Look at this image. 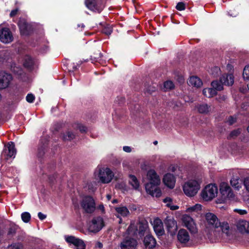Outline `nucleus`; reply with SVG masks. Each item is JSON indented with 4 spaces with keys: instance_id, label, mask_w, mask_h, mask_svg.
I'll return each instance as SVG.
<instances>
[{
    "instance_id": "f257e3e1",
    "label": "nucleus",
    "mask_w": 249,
    "mask_h": 249,
    "mask_svg": "<svg viewBox=\"0 0 249 249\" xmlns=\"http://www.w3.org/2000/svg\"><path fill=\"white\" fill-rule=\"evenodd\" d=\"M205 218L208 224L207 237L210 242H218L221 238L225 241L231 239L232 235L229 231V226L227 223L221 225L216 215L211 213H207Z\"/></svg>"
},
{
    "instance_id": "f03ea898",
    "label": "nucleus",
    "mask_w": 249,
    "mask_h": 249,
    "mask_svg": "<svg viewBox=\"0 0 249 249\" xmlns=\"http://www.w3.org/2000/svg\"><path fill=\"white\" fill-rule=\"evenodd\" d=\"M94 176L97 177L101 182L108 183L111 181L114 174L108 168L98 166L94 171Z\"/></svg>"
},
{
    "instance_id": "7ed1b4c3",
    "label": "nucleus",
    "mask_w": 249,
    "mask_h": 249,
    "mask_svg": "<svg viewBox=\"0 0 249 249\" xmlns=\"http://www.w3.org/2000/svg\"><path fill=\"white\" fill-rule=\"evenodd\" d=\"M103 218L101 216L94 217L88 224V230L90 232L97 233L104 227Z\"/></svg>"
},
{
    "instance_id": "20e7f679",
    "label": "nucleus",
    "mask_w": 249,
    "mask_h": 249,
    "mask_svg": "<svg viewBox=\"0 0 249 249\" xmlns=\"http://www.w3.org/2000/svg\"><path fill=\"white\" fill-rule=\"evenodd\" d=\"M81 206L84 212L88 213H93L96 208L95 201L90 196H86L83 198Z\"/></svg>"
},
{
    "instance_id": "39448f33",
    "label": "nucleus",
    "mask_w": 249,
    "mask_h": 249,
    "mask_svg": "<svg viewBox=\"0 0 249 249\" xmlns=\"http://www.w3.org/2000/svg\"><path fill=\"white\" fill-rule=\"evenodd\" d=\"M138 227L139 229L136 230L134 224L131 223L127 230L128 234L130 235L135 234L136 231H138L139 233L141 235H143L144 232L146 231L148 229V223L145 221H142L139 223Z\"/></svg>"
},
{
    "instance_id": "423d86ee",
    "label": "nucleus",
    "mask_w": 249,
    "mask_h": 249,
    "mask_svg": "<svg viewBox=\"0 0 249 249\" xmlns=\"http://www.w3.org/2000/svg\"><path fill=\"white\" fill-rule=\"evenodd\" d=\"M220 199L217 201V203H224L227 200L234 199L235 196L231 188H220Z\"/></svg>"
},
{
    "instance_id": "0eeeda50",
    "label": "nucleus",
    "mask_w": 249,
    "mask_h": 249,
    "mask_svg": "<svg viewBox=\"0 0 249 249\" xmlns=\"http://www.w3.org/2000/svg\"><path fill=\"white\" fill-rule=\"evenodd\" d=\"M64 239L69 244L73 245L76 249H85L86 248L83 240L74 236L66 235L64 236Z\"/></svg>"
},
{
    "instance_id": "6e6552de",
    "label": "nucleus",
    "mask_w": 249,
    "mask_h": 249,
    "mask_svg": "<svg viewBox=\"0 0 249 249\" xmlns=\"http://www.w3.org/2000/svg\"><path fill=\"white\" fill-rule=\"evenodd\" d=\"M217 188H204L201 192L202 198L206 201H210L217 195Z\"/></svg>"
},
{
    "instance_id": "1a4fd4ad",
    "label": "nucleus",
    "mask_w": 249,
    "mask_h": 249,
    "mask_svg": "<svg viewBox=\"0 0 249 249\" xmlns=\"http://www.w3.org/2000/svg\"><path fill=\"white\" fill-rule=\"evenodd\" d=\"M16 154V150L15 147V144L13 142H10L4 146L1 155L6 160L10 158H14Z\"/></svg>"
},
{
    "instance_id": "9d476101",
    "label": "nucleus",
    "mask_w": 249,
    "mask_h": 249,
    "mask_svg": "<svg viewBox=\"0 0 249 249\" xmlns=\"http://www.w3.org/2000/svg\"><path fill=\"white\" fill-rule=\"evenodd\" d=\"M13 34L8 28L0 27V41L5 44L11 42L13 40Z\"/></svg>"
},
{
    "instance_id": "9b49d317",
    "label": "nucleus",
    "mask_w": 249,
    "mask_h": 249,
    "mask_svg": "<svg viewBox=\"0 0 249 249\" xmlns=\"http://www.w3.org/2000/svg\"><path fill=\"white\" fill-rule=\"evenodd\" d=\"M168 233L172 236L174 235L178 230L177 223L173 217L167 216L164 220Z\"/></svg>"
},
{
    "instance_id": "f8f14e48",
    "label": "nucleus",
    "mask_w": 249,
    "mask_h": 249,
    "mask_svg": "<svg viewBox=\"0 0 249 249\" xmlns=\"http://www.w3.org/2000/svg\"><path fill=\"white\" fill-rule=\"evenodd\" d=\"M147 177L151 187H157L160 184V179L156 172L150 169L147 173Z\"/></svg>"
},
{
    "instance_id": "ddd939ff",
    "label": "nucleus",
    "mask_w": 249,
    "mask_h": 249,
    "mask_svg": "<svg viewBox=\"0 0 249 249\" xmlns=\"http://www.w3.org/2000/svg\"><path fill=\"white\" fill-rule=\"evenodd\" d=\"M12 80V75L4 71H0V89L7 88Z\"/></svg>"
},
{
    "instance_id": "4468645a",
    "label": "nucleus",
    "mask_w": 249,
    "mask_h": 249,
    "mask_svg": "<svg viewBox=\"0 0 249 249\" xmlns=\"http://www.w3.org/2000/svg\"><path fill=\"white\" fill-rule=\"evenodd\" d=\"M182 221L186 227L191 232H196V227L193 218L187 214H184L182 218Z\"/></svg>"
},
{
    "instance_id": "2eb2a0df",
    "label": "nucleus",
    "mask_w": 249,
    "mask_h": 249,
    "mask_svg": "<svg viewBox=\"0 0 249 249\" xmlns=\"http://www.w3.org/2000/svg\"><path fill=\"white\" fill-rule=\"evenodd\" d=\"M154 230L157 236H160L164 234V230L161 220L158 218H155L153 222Z\"/></svg>"
},
{
    "instance_id": "dca6fc26",
    "label": "nucleus",
    "mask_w": 249,
    "mask_h": 249,
    "mask_svg": "<svg viewBox=\"0 0 249 249\" xmlns=\"http://www.w3.org/2000/svg\"><path fill=\"white\" fill-rule=\"evenodd\" d=\"M137 246V241L133 238H125L120 244L121 249H132Z\"/></svg>"
},
{
    "instance_id": "f3484780",
    "label": "nucleus",
    "mask_w": 249,
    "mask_h": 249,
    "mask_svg": "<svg viewBox=\"0 0 249 249\" xmlns=\"http://www.w3.org/2000/svg\"><path fill=\"white\" fill-rule=\"evenodd\" d=\"M163 182L166 187H174L176 183V178L171 173L166 174L162 179Z\"/></svg>"
},
{
    "instance_id": "a211bd4d",
    "label": "nucleus",
    "mask_w": 249,
    "mask_h": 249,
    "mask_svg": "<svg viewBox=\"0 0 249 249\" xmlns=\"http://www.w3.org/2000/svg\"><path fill=\"white\" fill-rule=\"evenodd\" d=\"M178 239L180 243L185 244L190 240L189 234L186 230L181 229L178 232Z\"/></svg>"
},
{
    "instance_id": "6ab92c4d",
    "label": "nucleus",
    "mask_w": 249,
    "mask_h": 249,
    "mask_svg": "<svg viewBox=\"0 0 249 249\" xmlns=\"http://www.w3.org/2000/svg\"><path fill=\"white\" fill-rule=\"evenodd\" d=\"M18 25L21 35H27L29 34L30 26L24 20H20Z\"/></svg>"
},
{
    "instance_id": "aec40b11",
    "label": "nucleus",
    "mask_w": 249,
    "mask_h": 249,
    "mask_svg": "<svg viewBox=\"0 0 249 249\" xmlns=\"http://www.w3.org/2000/svg\"><path fill=\"white\" fill-rule=\"evenodd\" d=\"M220 82L223 85L231 86L234 83V77L232 74H223L220 78Z\"/></svg>"
},
{
    "instance_id": "412c9836",
    "label": "nucleus",
    "mask_w": 249,
    "mask_h": 249,
    "mask_svg": "<svg viewBox=\"0 0 249 249\" xmlns=\"http://www.w3.org/2000/svg\"><path fill=\"white\" fill-rule=\"evenodd\" d=\"M144 244L146 247L148 248H153L156 245L155 239L151 235H146L144 238Z\"/></svg>"
},
{
    "instance_id": "4be33fe9",
    "label": "nucleus",
    "mask_w": 249,
    "mask_h": 249,
    "mask_svg": "<svg viewBox=\"0 0 249 249\" xmlns=\"http://www.w3.org/2000/svg\"><path fill=\"white\" fill-rule=\"evenodd\" d=\"M188 83L189 85L196 88H199L202 85L201 80L196 76H191L188 81Z\"/></svg>"
},
{
    "instance_id": "5701e85b",
    "label": "nucleus",
    "mask_w": 249,
    "mask_h": 249,
    "mask_svg": "<svg viewBox=\"0 0 249 249\" xmlns=\"http://www.w3.org/2000/svg\"><path fill=\"white\" fill-rule=\"evenodd\" d=\"M238 230L242 232H249V222L246 220L239 221L237 225Z\"/></svg>"
},
{
    "instance_id": "b1692460",
    "label": "nucleus",
    "mask_w": 249,
    "mask_h": 249,
    "mask_svg": "<svg viewBox=\"0 0 249 249\" xmlns=\"http://www.w3.org/2000/svg\"><path fill=\"white\" fill-rule=\"evenodd\" d=\"M85 4L87 8L91 11L100 13L102 10V8L97 7L93 0H86Z\"/></svg>"
},
{
    "instance_id": "393cba45",
    "label": "nucleus",
    "mask_w": 249,
    "mask_h": 249,
    "mask_svg": "<svg viewBox=\"0 0 249 249\" xmlns=\"http://www.w3.org/2000/svg\"><path fill=\"white\" fill-rule=\"evenodd\" d=\"M146 193L153 197H159L161 195L160 188H145Z\"/></svg>"
},
{
    "instance_id": "a878e982",
    "label": "nucleus",
    "mask_w": 249,
    "mask_h": 249,
    "mask_svg": "<svg viewBox=\"0 0 249 249\" xmlns=\"http://www.w3.org/2000/svg\"><path fill=\"white\" fill-rule=\"evenodd\" d=\"M184 194L189 197L195 196L198 191V188H183Z\"/></svg>"
},
{
    "instance_id": "bb28decb",
    "label": "nucleus",
    "mask_w": 249,
    "mask_h": 249,
    "mask_svg": "<svg viewBox=\"0 0 249 249\" xmlns=\"http://www.w3.org/2000/svg\"><path fill=\"white\" fill-rule=\"evenodd\" d=\"M34 63V60L30 56H25L23 62V65L25 67L31 70L33 69Z\"/></svg>"
},
{
    "instance_id": "cd10ccee",
    "label": "nucleus",
    "mask_w": 249,
    "mask_h": 249,
    "mask_svg": "<svg viewBox=\"0 0 249 249\" xmlns=\"http://www.w3.org/2000/svg\"><path fill=\"white\" fill-rule=\"evenodd\" d=\"M197 108L199 113L204 114H207L211 110V106H209L206 104L198 105Z\"/></svg>"
},
{
    "instance_id": "c85d7f7f",
    "label": "nucleus",
    "mask_w": 249,
    "mask_h": 249,
    "mask_svg": "<svg viewBox=\"0 0 249 249\" xmlns=\"http://www.w3.org/2000/svg\"><path fill=\"white\" fill-rule=\"evenodd\" d=\"M115 210L118 215L123 217L126 216L129 214L128 210L126 207L124 206L116 207L115 208Z\"/></svg>"
},
{
    "instance_id": "c756f323",
    "label": "nucleus",
    "mask_w": 249,
    "mask_h": 249,
    "mask_svg": "<svg viewBox=\"0 0 249 249\" xmlns=\"http://www.w3.org/2000/svg\"><path fill=\"white\" fill-rule=\"evenodd\" d=\"M203 94L206 97L211 98L216 94V91L213 88H206L203 89Z\"/></svg>"
},
{
    "instance_id": "7c9ffc66",
    "label": "nucleus",
    "mask_w": 249,
    "mask_h": 249,
    "mask_svg": "<svg viewBox=\"0 0 249 249\" xmlns=\"http://www.w3.org/2000/svg\"><path fill=\"white\" fill-rule=\"evenodd\" d=\"M201 182L199 180L192 179L186 182L183 187H199Z\"/></svg>"
},
{
    "instance_id": "2f4dec72",
    "label": "nucleus",
    "mask_w": 249,
    "mask_h": 249,
    "mask_svg": "<svg viewBox=\"0 0 249 249\" xmlns=\"http://www.w3.org/2000/svg\"><path fill=\"white\" fill-rule=\"evenodd\" d=\"M202 206L199 204H196L193 206L188 208L186 211L187 213H198L201 210Z\"/></svg>"
},
{
    "instance_id": "473e14b6",
    "label": "nucleus",
    "mask_w": 249,
    "mask_h": 249,
    "mask_svg": "<svg viewBox=\"0 0 249 249\" xmlns=\"http://www.w3.org/2000/svg\"><path fill=\"white\" fill-rule=\"evenodd\" d=\"M129 183L132 187H139V182L137 178L134 175L129 176Z\"/></svg>"
},
{
    "instance_id": "72a5a7b5",
    "label": "nucleus",
    "mask_w": 249,
    "mask_h": 249,
    "mask_svg": "<svg viewBox=\"0 0 249 249\" xmlns=\"http://www.w3.org/2000/svg\"><path fill=\"white\" fill-rule=\"evenodd\" d=\"M223 84L221 83V82H218L217 81H213L212 82L211 85L212 86V88L214 89L216 91L217 90H221L223 89Z\"/></svg>"
},
{
    "instance_id": "f704fd0d",
    "label": "nucleus",
    "mask_w": 249,
    "mask_h": 249,
    "mask_svg": "<svg viewBox=\"0 0 249 249\" xmlns=\"http://www.w3.org/2000/svg\"><path fill=\"white\" fill-rule=\"evenodd\" d=\"M22 221L25 223H28L31 219V215L28 212H24L21 215Z\"/></svg>"
},
{
    "instance_id": "c9c22d12",
    "label": "nucleus",
    "mask_w": 249,
    "mask_h": 249,
    "mask_svg": "<svg viewBox=\"0 0 249 249\" xmlns=\"http://www.w3.org/2000/svg\"><path fill=\"white\" fill-rule=\"evenodd\" d=\"M221 72L220 68L218 67L215 66L212 68L211 70V73L214 77H217Z\"/></svg>"
},
{
    "instance_id": "e433bc0d",
    "label": "nucleus",
    "mask_w": 249,
    "mask_h": 249,
    "mask_svg": "<svg viewBox=\"0 0 249 249\" xmlns=\"http://www.w3.org/2000/svg\"><path fill=\"white\" fill-rule=\"evenodd\" d=\"M65 140L71 141L75 138V134L71 131H68L63 136Z\"/></svg>"
},
{
    "instance_id": "4c0bfd02",
    "label": "nucleus",
    "mask_w": 249,
    "mask_h": 249,
    "mask_svg": "<svg viewBox=\"0 0 249 249\" xmlns=\"http://www.w3.org/2000/svg\"><path fill=\"white\" fill-rule=\"evenodd\" d=\"M243 78L246 80H249V65L245 66L243 72Z\"/></svg>"
},
{
    "instance_id": "58836bf2",
    "label": "nucleus",
    "mask_w": 249,
    "mask_h": 249,
    "mask_svg": "<svg viewBox=\"0 0 249 249\" xmlns=\"http://www.w3.org/2000/svg\"><path fill=\"white\" fill-rule=\"evenodd\" d=\"M103 33L106 35H110L112 32V28L110 25H107L102 30Z\"/></svg>"
},
{
    "instance_id": "ea45409f",
    "label": "nucleus",
    "mask_w": 249,
    "mask_h": 249,
    "mask_svg": "<svg viewBox=\"0 0 249 249\" xmlns=\"http://www.w3.org/2000/svg\"><path fill=\"white\" fill-rule=\"evenodd\" d=\"M73 127L75 129H79L81 132H85L87 130V128L85 126L79 123L74 124Z\"/></svg>"
},
{
    "instance_id": "a19ab883",
    "label": "nucleus",
    "mask_w": 249,
    "mask_h": 249,
    "mask_svg": "<svg viewBox=\"0 0 249 249\" xmlns=\"http://www.w3.org/2000/svg\"><path fill=\"white\" fill-rule=\"evenodd\" d=\"M8 248L9 249H23V247L22 244L16 243L10 245Z\"/></svg>"
},
{
    "instance_id": "79ce46f5",
    "label": "nucleus",
    "mask_w": 249,
    "mask_h": 249,
    "mask_svg": "<svg viewBox=\"0 0 249 249\" xmlns=\"http://www.w3.org/2000/svg\"><path fill=\"white\" fill-rule=\"evenodd\" d=\"M174 86L173 83L171 81H166L164 83V87L166 90L171 89L174 88Z\"/></svg>"
},
{
    "instance_id": "37998d69",
    "label": "nucleus",
    "mask_w": 249,
    "mask_h": 249,
    "mask_svg": "<svg viewBox=\"0 0 249 249\" xmlns=\"http://www.w3.org/2000/svg\"><path fill=\"white\" fill-rule=\"evenodd\" d=\"M231 184L232 187H237L239 183V178L236 177H232L230 180ZM237 187H239L237 186Z\"/></svg>"
},
{
    "instance_id": "c03bdc74",
    "label": "nucleus",
    "mask_w": 249,
    "mask_h": 249,
    "mask_svg": "<svg viewBox=\"0 0 249 249\" xmlns=\"http://www.w3.org/2000/svg\"><path fill=\"white\" fill-rule=\"evenodd\" d=\"M35 99V96L31 93L28 94L26 97V101L30 103H33Z\"/></svg>"
},
{
    "instance_id": "a18cd8bd",
    "label": "nucleus",
    "mask_w": 249,
    "mask_h": 249,
    "mask_svg": "<svg viewBox=\"0 0 249 249\" xmlns=\"http://www.w3.org/2000/svg\"><path fill=\"white\" fill-rule=\"evenodd\" d=\"M176 8L179 11L184 10L185 9V4L182 2H179L177 4Z\"/></svg>"
},
{
    "instance_id": "49530a36",
    "label": "nucleus",
    "mask_w": 249,
    "mask_h": 249,
    "mask_svg": "<svg viewBox=\"0 0 249 249\" xmlns=\"http://www.w3.org/2000/svg\"><path fill=\"white\" fill-rule=\"evenodd\" d=\"M241 133V130L238 129L237 130H234L232 131L231 134L230 136L231 137H234L237 136Z\"/></svg>"
},
{
    "instance_id": "de8ad7c7",
    "label": "nucleus",
    "mask_w": 249,
    "mask_h": 249,
    "mask_svg": "<svg viewBox=\"0 0 249 249\" xmlns=\"http://www.w3.org/2000/svg\"><path fill=\"white\" fill-rule=\"evenodd\" d=\"M166 206L170 208V209L171 210H173V211L178 210L179 208V207L178 206L174 205H173L172 204H170V203H167V204H166Z\"/></svg>"
},
{
    "instance_id": "09e8293b",
    "label": "nucleus",
    "mask_w": 249,
    "mask_h": 249,
    "mask_svg": "<svg viewBox=\"0 0 249 249\" xmlns=\"http://www.w3.org/2000/svg\"><path fill=\"white\" fill-rule=\"evenodd\" d=\"M97 209L100 211L102 213H105V207L103 204L99 205L97 207Z\"/></svg>"
},
{
    "instance_id": "8fccbe9b",
    "label": "nucleus",
    "mask_w": 249,
    "mask_h": 249,
    "mask_svg": "<svg viewBox=\"0 0 249 249\" xmlns=\"http://www.w3.org/2000/svg\"><path fill=\"white\" fill-rule=\"evenodd\" d=\"M234 212L238 213L239 214H240L241 215H244L247 213V211H246L245 210L235 209H234Z\"/></svg>"
},
{
    "instance_id": "3c124183",
    "label": "nucleus",
    "mask_w": 249,
    "mask_h": 249,
    "mask_svg": "<svg viewBox=\"0 0 249 249\" xmlns=\"http://www.w3.org/2000/svg\"><path fill=\"white\" fill-rule=\"evenodd\" d=\"M44 150H45V146L41 147V148H39L38 149V155L39 157H41L44 155V154L45 153Z\"/></svg>"
},
{
    "instance_id": "603ef678",
    "label": "nucleus",
    "mask_w": 249,
    "mask_h": 249,
    "mask_svg": "<svg viewBox=\"0 0 249 249\" xmlns=\"http://www.w3.org/2000/svg\"><path fill=\"white\" fill-rule=\"evenodd\" d=\"M235 122H236V118H234L232 116H230L228 120V122L230 125L232 124Z\"/></svg>"
},
{
    "instance_id": "864d4df0",
    "label": "nucleus",
    "mask_w": 249,
    "mask_h": 249,
    "mask_svg": "<svg viewBox=\"0 0 249 249\" xmlns=\"http://www.w3.org/2000/svg\"><path fill=\"white\" fill-rule=\"evenodd\" d=\"M123 150L127 153H130L132 151V149L130 146H124L123 147Z\"/></svg>"
},
{
    "instance_id": "5fc2aeb1",
    "label": "nucleus",
    "mask_w": 249,
    "mask_h": 249,
    "mask_svg": "<svg viewBox=\"0 0 249 249\" xmlns=\"http://www.w3.org/2000/svg\"><path fill=\"white\" fill-rule=\"evenodd\" d=\"M38 217L40 220H42L46 218V215L41 212H39L38 213Z\"/></svg>"
},
{
    "instance_id": "6e6d98bb",
    "label": "nucleus",
    "mask_w": 249,
    "mask_h": 249,
    "mask_svg": "<svg viewBox=\"0 0 249 249\" xmlns=\"http://www.w3.org/2000/svg\"><path fill=\"white\" fill-rule=\"evenodd\" d=\"M163 202L165 203L166 205L167 204V203L172 204V200L170 197H166L163 199Z\"/></svg>"
},
{
    "instance_id": "4d7b16f0",
    "label": "nucleus",
    "mask_w": 249,
    "mask_h": 249,
    "mask_svg": "<svg viewBox=\"0 0 249 249\" xmlns=\"http://www.w3.org/2000/svg\"><path fill=\"white\" fill-rule=\"evenodd\" d=\"M245 187H249V177L246 178L244 180Z\"/></svg>"
},
{
    "instance_id": "13d9d810",
    "label": "nucleus",
    "mask_w": 249,
    "mask_h": 249,
    "mask_svg": "<svg viewBox=\"0 0 249 249\" xmlns=\"http://www.w3.org/2000/svg\"><path fill=\"white\" fill-rule=\"evenodd\" d=\"M219 187H229L228 183L226 181H221L220 183Z\"/></svg>"
},
{
    "instance_id": "bf43d9fd",
    "label": "nucleus",
    "mask_w": 249,
    "mask_h": 249,
    "mask_svg": "<svg viewBox=\"0 0 249 249\" xmlns=\"http://www.w3.org/2000/svg\"><path fill=\"white\" fill-rule=\"evenodd\" d=\"M17 12H18L17 9L12 10L10 14V17H13L15 16L17 14Z\"/></svg>"
},
{
    "instance_id": "052dcab7",
    "label": "nucleus",
    "mask_w": 249,
    "mask_h": 249,
    "mask_svg": "<svg viewBox=\"0 0 249 249\" xmlns=\"http://www.w3.org/2000/svg\"><path fill=\"white\" fill-rule=\"evenodd\" d=\"M205 187H217V185L215 183H210L207 185H206Z\"/></svg>"
},
{
    "instance_id": "680f3d73",
    "label": "nucleus",
    "mask_w": 249,
    "mask_h": 249,
    "mask_svg": "<svg viewBox=\"0 0 249 249\" xmlns=\"http://www.w3.org/2000/svg\"><path fill=\"white\" fill-rule=\"evenodd\" d=\"M107 197L108 200H109L111 198V196L110 194H107Z\"/></svg>"
},
{
    "instance_id": "e2e57ef3",
    "label": "nucleus",
    "mask_w": 249,
    "mask_h": 249,
    "mask_svg": "<svg viewBox=\"0 0 249 249\" xmlns=\"http://www.w3.org/2000/svg\"><path fill=\"white\" fill-rule=\"evenodd\" d=\"M112 203H117L118 202V201L117 199H113L112 201Z\"/></svg>"
},
{
    "instance_id": "0e129e2a",
    "label": "nucleus",
    "mask_w": 249,
    "mask_h": 249,
    "mask_svg": "<svg viewBox=\"0 0 249 249\" xmlns=\"http://www.w3.org/2000/svg\"><path fill=\"white\" fill-rule=\"evenodd\" d=\"M78 27H81L82 28H84L85 25H84V24H78Z\"/></svg>"
},
{
    "instance_id": "69168bd1",
    "label": "nucleus",
    "mask_w": 249,
    "mask_h": 249,
    "mask_svg": "<svg viewBox=\"0 0 249 249\" xmlns=\"http://www.w3.org/2000/svg\"><path fill=\"white\" fill-rule=\"evenodd\" d=\"M98 246L99 248H101L102 247V244L101 243H98Z\"/></svg>"
},
{
    "instance_id": "338daca9",
    "label": "nucleus",
    "mask_w": 249,
    "mask_h": 249,
    "mask_svg": "<svg viewBox=\"0 0 249 249\" xmlns=\"http://www.w3.org/2000/svg\"><path fill=\"white\" fill-rule=\"evenodd\" d=\"M157 143H158V142H157V141H155V142H154V144H157Z\"/></svg>"
},
{
    "instance_id": "774afa93",
    "label": "nucleus",
    "mask_w": 249,
    "mask_h": 249,
    "mask_svg": "<svg viewBox=\"0 0 249 249\" xmlns=\"http://www.w3.org/2000/svg\"><path fill=\"white\" fill-rule=\"evenodd\" d=\"M247 130L249 132V126L247 128Z\"/></svg>"
}]
</instances>
